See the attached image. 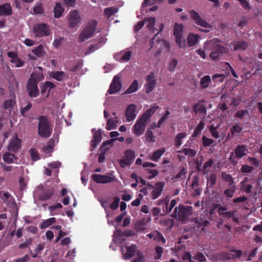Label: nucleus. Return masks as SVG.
I'll return each mask as SVG.
<instances>
[{"label":"nucleus","mask_w":262,"mask_h":262,"mask_svg":"<svg viewBox=\"0 0 262 262\" xmlns=\"http://www.w3.org/2000/svg\"><path fill=\"white\" fill-rule=\"evenodd\" d=\"M3 159L4 162L8 164L13 163L14 162V159L17 160V157L15 155L11 153V152H6L3 156Z\"/></svg>","instance_id":"obj_31"},{"label":"nucleus","mask_w":262,"mask_h":262,"mask_svg":"<svg viewBox=\"0 0 262 262\" xmlns=\"http://www.w3.org/2000/svg\"><path fill=\"white\" fill-rule=\"evenodd\" d=\"M165 183L164 181L156 182L154 185L147 183V186L149 187L150 190V196L152 200L158 199L162 194Z\"/></svg>","instance_id":"obj_6"},{"label":"nucleus","mask_w":262,"mask_h":262,"mask_svg":"<svg viewBox=\"0 0 262 262\" xmlns=\"http://www.w3.org/2000/svg\"><path fill=\"white\" fill-rule=\"evenodd\" d=\"M38 134L45 138H48L51 136L52 133V126L48 119L45 116H40L38 118Z\"/></svg>","instance_id":"obj_2"},{"label":"nucleus","mask_w":262,"mask_h":262,"mask_svg":"<svg viewBox=\"0 0 262 262\" xmlns=\"http://www.w3.org/2000/svg\"><path fill=\"white\" fill-rule=\"evenodd\" d=\"M164 148H161L158 150L154 152L153 154L149 157L151 160L154 162H158V160L161 158L162 155L165 152Z\"/></svg>","instance_id":"obj_34"},{"label":"nucleus","mask_w":262,"mask_h":262,"mask_svg":"<svg viewBox=\"0 0 262 262\" xmlns=\"http://www.w3.org/2000/svg\"><path fill=\"white\" fill-rule=\"evenodd\" d=\"M68 20L70 28H77L81 20L80 12L76 10L70 11L68 14Z\"/></svg>","instance_id":"obj_7"},{"label":"nucleus","mask_w":262,"mask_h":262,"mask_svg":"<svg viewBox=\"0 0 262 262\" xmlns=\"http://www.w3.org/2000/svg\"><path fill=\"white\" fill-rule=\"evenodd\" d=\"M119 121V119L117 117L109 118L107 121L106 129L108 130L115 129Z\"/></svg>","instance_id":"obj_29"},{"label":"nucleus","mask_w":262,"mask_h":262,"mask_svg":"<svg viewBox=\"0 0 262 262\" xmlns=\"http://www.w3.org/2000/svg\"><path fill=\"white\" fill-rule=\"evenodd\" d=\"M33 32L36 37L48 36L51 33L49 26L46 24H38L34 25Z\"/></svg>","instance_id":"obj_8"},{"label":"nucleus","mask_w":262,"mask_h":262,"mask_svg":"<svg viewBox=\"0 0 262 262\" xmlns=\"http://www.w3.org/2000/svg\"><path fill=\"white\" fill-rule=\"evenodd\" d=\"M183 26L182 24H179L177 23L174 24L173 29V35L176 37V41L178 45L180 48L185 46V41L182 39V32Z\"/></svg>","instance_id":"obj_11"},{"label":"nucleus","mask_w":262,"mask_h":262,"mask_svg":"<svg viewBox=\"0 0 262 262\" xmlns=\"http://www.w3.org/2000/svg\"><path fill=\"white\" fill-rule=\"evenodd\" d=\"M38 83H27L26 89L29 96L31 98L37 97L39 95Z\"/></svg>","instance_id":"obj_16"},{"label":"nucleus","mask_w":262,"mask_h":262,"mask_svg":"<svg viewBox=\"0 0 262 262\" xmlns=\"http://www.w3.org/2000/svg\"><path fill=\"white\" fill-rule=\"evenodd\" d=\"M154 239L158 242H162L163 244H165L166 243L165 239L163 236L159 232H156V234L154 237Z\"/></svg>","instance_id":"obj_60"},{"label":"nucleus","mask_w":262,"mask_h":262,"mask_svg":"<svg viewBox=\"0 0 262 262\" xmlns=\"http://www.w3.org/2000/svg\"><path fill=\"white\" fill-rule=\"evenodd\" d=\"M230 252H232V259L239 258L243 254V251L239 249H231Z\"/></svg>","instance_id":"obj_47"},{"label":"nucleus","mask_w":262,"mask_h":262,"mask_svg":"<svg viewBox=\"0 0 262 262\" xmlns=\"http://www.w3.org/2000/svg\"><path fill=\"white\" fill-rule=\"evenodd\" d=\"M116 238L121 241V253L124 259H129L131 258V245L127 242L125 237L131 236V230H125L123 232L120 230H116L114 233Z\"/></svg>","instance_id":"obj_1"},{"label":"nucleus","mask_w":262,"mask_h":262,"mask_svg":"<svg viewBox=\"0 0 262 262\" xmlns=\"http://www.w3.org/2000/svg\"><path fill=\"white\" fill-rule=\"evenodd\" d=\"M120 202V198L118 196H115L114 198V200L113 203L110 204V208L112 210L116 209L119 205V203Z\"/></svg>","instance_id":"obj_63"},{"label":"nucleus","mask_w":262,"mask_h":262,"mask_svg":"<svg viewBox=\"0 0 262 262\" xmlns=\"http://www.w3.org/2000/svg\"><path fill=\"white\" fill-rule=\"evenodd\" d=\"M64 11V8L59 3H57L54 8V16L56 18L60 17Z\"/></svg>","instance_id":"obj_37"},{"label":"nucleus","mask_w":262,"mask_h":262,"mask_svg":"<svg viewBox=\"0 0 262 262\" xmlns=\"http://www.w3.org/2000/svg\"><path fill=\"white\" fill-rule=\"evenodd\" d=\"M170 112L167 110L165 113V114L162 116V117L159 119L158 122L157 127H160L162 124L165 121V120L167 118L168 116L169 115Z\"/></svg>","instance_id":"obj_55"},{"label":"nucleus","mask_w":262,"mask_h":262,"mask_svg":"<svg viewBox=\"0 0 262 262\" xmlns=\"http://www.w3.org/2000/svg\"><path fill=\"white\" fill-rule=\"evenodd\" d=\"M222 177L224 181L228 183V185L229 186H231L233 184L234 181L230 174H227L225 172H223L222 174Z\"/></svg>","instance_id":"obj_46"},{"label":"nucleus","mask_w":262,"mask_h":262,"mask_svg":"<svg viewBox=\"0 0 262 262\" xmlns=\"http://www.w3.org/2000/svg\"><path fill=\"white\" fill-rule=\"evenodd\" d=\"M118 12V9L116 7H110L106 8L104 10V14L107 17V18H109L113 14H115Z\"/></svg>","instance_id":"obj_48"},{"label":"nucleus","mask_w":262,"mask_h":262,"mask_svg":"<svg viewBox=\"0 0 262 262\" xmlns=\"http://www.w3.org/2000/svg\"><path fill=\"white\" fill-rule=\"evenodd\" d=\"M55 222L56 219L55 217L49 218L41 223L40 225V228L41 229L46 228Z\"/></svg>","instance_id":"obj_42"},{"label":"nucleus","mask_w":262,"mask_h":262,"mask_svg":"<svg viewBox=\"0 0 262 262\" xmlns=\"http://www.w3.org/2000/svg\"><path fill=\"white\" fill-rule=\"evenodd\" d=\"M121 83H111L108 93L113 94L118 92L121 88Z\"/></svg>","instance_id":"obj_38"},{"label":"nucleus","mask_w":262,"mask_h":262,"mask_svg":"<svg viewBox=\"0 0 262 262\" xmlns=\"http://www.w3.org/2000/svg\"><path fill=\"white\" fill-rule=\"evenodd\" d=\"M97 25V22L95 20L89 21L79 35L78 38L79 42H83L92 37L96 30V27Z\"/></svg>","instance_id":"obj_4"},{"label":"nucleus","mask_w":262,"mask_h":262,"mask_svg":"<svg viewBox=\"0 0 262 262\" xmlns=\"http://www.w3.org/2000/svg\"><path fill=\"white\" fill-rule=\"evenodd\" d=\"M187 134L185 133H179L175 137L174 145L176 147H179L182 144V140L185 138Z\"/></svg>","instance_id":"obj_41"},{"label":"nucleus","mask_w":262,"mask_h":262,"mask_svg":"<svg viewBox=\"0 0 262 262\" xmlns=\"http://www.w3.org/2000/svg\"><path fill=\"white\" fill-rule=\"evenodd\" d=\"M248 43L244 40L237 41L233 46V51H235L238 50H245L247 48Z\"/></svg>","instance_id":"obj_32"},{"label":"nucleus","mask_w":262,"mask_h":262,"mask_svg":"<svg viewBox=\"0 0 262 262\" xmlns=\"http://www.w3.org/2000/svg\"><path fill=\"white\" fill-rule=\"evenodd\" d=\"M106 40V38H104L102 39V40L99 42L98 44L93 45L90 47V48L85 51V55H88L89 54H91L94 52H95L96 50H98L99 48H100L102 45L104 43H105V41Z\"/></svg>","instance_id":"obj_33"},{"label":"nucleus","mask_w":262,"mask_h":262,"mask_svg":"<svg viewBox=\"0 0 262 262\" xmlns=\"http://www.w3.org/2000/svg\"><path fill=\"white\" fill-rule=\"evenodd\" d=\"M43 78V76L40 72L35 71L31 74L28 82H39L42 80Z\"/></svg>","instance_id":"obj_35"},{"label":"nucleus","mask_w":262,"mask_h":262,"mask_svg":"<svg viewBox=\"0 0 262 262\" xmlns=\"http://www.w3.org/2000/svg\"><path fill=\"white\" fill-rule=\"evenodd\" d=\"M40 188L42 190V191L38 195V198L40 201H47L50 199L54 194V189L52 187L45 189L41 185Z\"/></svg>","instance_id":"obj_15"},{"label":"nucleus","mask_w":262,"mask_h":262,"mask_svg":"<svg viewBox=\"0 0 262 262\" xmlns=\"http://www.w3.org/2000/svg\"><path fill=\"white\" fill-rule=\"evenodd\" d=\"M187 172V168L182 166L181 167L180 171L176 175L172 176L171 180L173 182H175L179 179H184L186 178Z\"/></svg>","instance_id":"obj_27"},{"label":"nucleus","mask_w":262,"mask_h":262,"mask_svg":"<svg viewBox=\"0 0 262 262\" xmlns=\"http://www.w3.org/2000/svg\"><path fill=\"white\" fill-rule=\"evenodd\" d=\"M21 147V141L18 138L17 133H15L13 137L10 139L9 143L7 146V149L11 152L16 153Z\"/></svg>","instance_id":"obj_9"},{"label":"nucleus","mask_w":262,"mask_h":262,"mask_svg":"<svg viewBox=\"0 0 262 262\" xmlns=\"http://www.w3.org/2000/svg\"><path fill=\"white\" fill-rule=\"evenodd\" d=\"M228 52V49L227 48L217 43H214L212 46L210 57L214 60L217 59L223 54Z\"/></svg>","instance_id":"obj_10"},{"label":"nucleus","mask_w":262,"mask_h":262,"mask_svg":"<svg viewBox=\"0 0 262 262\" xmlns=\"http://www.w3.org/2000/svg\"><path fill=\"white\" fill-rule=\"evenodd\" d=\"M234 187V186L233 188H227L224 190V194L228 200L233 196L235 191Z\"/></svg>","instance_id":"obj_50"},{"label":"nucleus","mask_w":262,"mask_h":262,"mask_svg":"<svg viewBox=\"0 0 262 262\" xmlns=\"http://www.w3.org/2000/svg\"><path fill=\"white\" fill-rule=\"evenodd\" d=\"M92 177L96 183L101 184L110 183L114 181L115 179L114 177L108 175H101L99 174H93Z\"/></svg>","instance_id":"obj_13"},{"label":"nucleus","mask_w":262,"mask_h":262,"mask_svg":"<svg viewBox=\"0 0 262 262\" xmlns=\"http://www.w3.org/2000/svg\"><path fill=\"white\" fill-rule=\"evenodd\" d=\"M7 55L10 58V62L13 63L15 67L20 68L24 66V61L19 59L14 52H9L7 53Z\"/></svg>","instance_id":"obj_19"},{"label":"nucleus","mask_w":262,"mask_h":262,"mask_svg":"<svg viewBox=\"0 0 262 262\" xmlns=\"http://www.w3.org/2000/svg\"><path fill=\"white\" fill-rule=\"evenodd\" d=\"M55 86L54 83H43L42 85L40 86L41 93L43 94L46 92L47 88L52 89Z\"/></svg>","instance_id":"obj_52"},{"label":"nucleus","mask_w":262,"mask_h":262,"mask_svg":"<svg viewBox=\"0 0 262 262\" xmlns=\"http://www.w3.org/2000/svg\"><path fill=\"white\" fill-rule=\"evenodd\" d=\"M145 171L149 175L147 177L149 180H151L159 174V171L156 169H152L150 168H146Z\"/></svg>","instance_id":"obj_44"},{"label":"nucleus","mask_w":262,"mask_h":262,"mask_svg":"<svg viewBox=\"0 0 262 262\" xmlns=\"http://www.w3.org/2000/svg\"><path fill=\"white\" fill-rule=\"evenodd\" d=\"M147 221L145 219H142L138 221L135 225V229L138 232L143 231L146 229Z\"/></svg>","instance_id":"obj_30"},{"label":"nucleus","mask_w":262,"mask_h":262,"mask_svg":"<svg viewBox=\"0 0 262 262\" xmlns=\"http://www.w3.org/2000/svg\"><path fill=\"white\" fill-rule=\"evenodd\" d=\"M163 202L165 204V207H166V213H169L171 212L173 208L176 206V201L174 199L172 200L170 203V205H169V203L167 201H159V205L160 204V203Z\"/></svg>","instance_id":"obj_40"},{"label":"nucleus","mask_w":262,"mask_h":262,"mask_svg":"<svg viewBox=\"0 0 262 262\" xmlns=\"http://www.w3.org/2000/svg\"><path fill=\"white\" fill-rule=\"evenodd\" d=\"M193 111L195 114H202L203 116L207 115L206 104L204 101H200L195 104L193 107Z\"/></svg>","instance_id":"obj_20"},{"label":"nucleus","mask_w":262,"mask_h":262,"mask_svg":"<svg viewBox=\"0 0 262 262\" xmlns=\"http://www.w3.org/2000/svg\"><path fill=\"white\" fill-rule=\"evenodd\" d=\"M92 133L93 134V138L91 141V146L90 147V150L91 151H93L94 150V149L97 146L98 144L102 140V136L100 129L95 131V129H93Z\"/></svg>","instance_id":"obj_14"},{"label":"nucleus","mask_w":262,"mask_h":262,"mask_svg":"<svg viewBox=\"0 0 262 262\" xmlns=\"http://www.w3.org/2000/svg\"><path fill=\"white\" fill-rule=\"evenodd\" d=\"M205 124L204 122L202 121H201L199 123V124L197 125L195 129H194L192 136L193 137H196L198 136H199L201 133V131L204 129Z\"/></svg>","instance_id":"obj_43"},{"label":"nucleus","mask_w":262,"mask_h":262,"mask_svg":"<svg viewBox=\"0 0 262 262\" xmlns=\"http://www.w3.org/2000/svg\"><path fill=\"white\" fill-rule=\"evenodd\" d=\"M131 163V149H127L125 152V158L121 159L120 164L121 167H125Z\"/></svg>","instance_id":"obj_25"},{"label":"nucleus","mask_w":262,"mask_h":262,"mask_svg":"<svg viewBox=\"0 0 262 262\" xmlns=\"http://www.w3.org/2000/svg\"><path fill=\"white\" fill-rule=\"evenodd\" d=\"M212 136L215 138H218L220 137L219 133L217 131V127H214L213 125H211L209 127Z\"/></svg>","instance_id":"obj_61"},{"label":"nucleus","mask_w":262,"mask_h":262,"mask_svg":"<svg viewBox=\"0 0 262 262\" xmlns=\"http://www.w3.org/2000/svg\"><path fill=\"white\" fill-rule=\"evenodd\" d=\"M247 148L245 145H237L234 150V154L237 159H240L244 157L247 152Z\"/></svg>","instance_id":"obj_23"},{"label":"nucleus","mask_w":262,"mask_h":262,"mask_svg":"<svg viewBox=\"0 0 262 262\" xmlns=\"http://www.w3.org/2000/svg\"><path fill=\"white\" fill-rule=\"evenodd\" d=\"M250 179L245 177L240 182V190L243 191L246 193H250L252 192V188H253V186L251 183H249L250 182Z\"/></svg>","instance_id":"obj_21"},{"label":"nucleus","mask_w":262,"mask_h":262,"mask_svg":"<svg viewBox=\"0 0 262 262\" xmlns=\"http://www.w3.org/2000/svg\"><path fill=\"white\" fill-rule=\"evenodd\" d=\"M31 159L33 161H36L39 159V156L37 150L35 148H31L30 150Z\"/></svg>","instance_id":"obj_54"},{"label":"nucleus","mask_w":262,"mask_h":262,"mask_svg":"<svg viewBox=\"0 0 262 262\" xmlns=\"http://www.w3.org/2000/svg\"><path fill=\"white\" fill-rule=\"evenodd\" d=\"M192 213L191 206L179 205L174 209L173 217L181 222H185L187 220Z\"/></svg>","instance_id":"obj_3"},{"label":"nucleus","mask_w":262,"mask_h":262,"mask_svg":"<svg viewBox=\"0 0 262 262\" xmlns=\"http://www.w3.org/2000/svg\"><path fill=\"white\" fill-rule=\"evenodd\" d=\"M137 247L135 245L132 244V262H144V256L139 251L136 253Z\"/></svg>","instance_id":"obj_22"},{"label":"nucleus","mask_w":262,"mask_h":262,"mask_svg":"<svg viewBox=\"0 0 262 262\" xmlns=\"http://www.w3.org/2000/svg\"><path fill=\"white\" fill-rule=\"evenodd\" d=\"M248 113V111L247 110H242L237 111L234 114V117L242 119L244 116Z\"/></svg>","instance_id":"obj_57"},{"label":"nucleus","mask_w":262,"mask_h":262,"mask_svg":"<svg viewBox=\"0 0 262 262\" xmlns=\"http://www.w3.org/2000/svg\"><path fill=\"white\" fill-rule=\"evenodd\" d=\"M113 57L117 61L121 63H125L130 59L131 51L129 49L122 50L114 54Z\"/></svg>","instance_id":"obj_12"},{"label":"nucleus","mask_w":262,"mask_h":262,"mask_svg":"<svg viewBox=\"0 0 262 262\" xmlns=\"http://www.w3.org/2000/svg\"><path fill=\"white\" fill-rule=\"evenodd\" d=\"M254 169V168L252 166H249L248 165H242L241 168V171L242 173H251Z\"/></svg>","instance_id":"obj_56"},{"label":"nucleus","mask_w":262,"mask_h":262,"mask_svg":"<svg viewBox=\"0 0 262 262\" xmlns=\"http://www.w3.org/2000/svg\"><path fill=\"white\" fill-rule=\"evenodd\" d=\"M12 12V8L10 4L5 3L0 5V16L11 15Z\"/></svg>","instance_id":"obj_28"},{"label":"nucleus","mask_w":262,"mask_h":262,"mask_svg":"<svg viewBox=\"0 0 262 262\" xmlns=\"http://www.w3.org/2000/svg\"><path fill=\"white\" fill-rule=\"evenodd\" d=\"M178 64V61L175 58H172L168 64V70L172 72L174 71Z\"/></svg>","instance_id":"obj_58"},{"label":"nucleus","mask_w":262,"mask_h":262,"mask_svg":"<svg viewBox=\"0 0 262 262\" xmlns=\"http://www.w3.org/2000/svg\"><path fill=\"white\" fill-rule=\"evenodd\" d=\"M189 14L191 18L197 25L206 29H209L208 30L202 29V31L205 33H208L210 31L209 29L212 28V26L205 20L198 12L194 10H191L189 11Z\"/></svg>","instance_id":"obj_5"},{"label":"nucleus","mask_w":262,"mask_h":262,"mask_svg":"<svg viewBox=\"0 0 262 262\" xmlns=\"http://www.w3.org/2000/svg\"><path fill=\"white\" fill-rule=\"evenodd\" d=\"M50 76L57 81L67 80L68 76L67 74L62 71L51 72Z\"/></svg>","instance_id":"obj_26"},{"label":"nucleus","mask_w":262,"mask_h":262,"mask_svg":"<svg viewBox=\"0 0 262 262\" xmlns=\"http://www.w3.org/2000/svg\"><path fill=\"white\" fill-rule=\"evenodd\" d=\"M199 36L197 34H189L187 37V43L189 47L195 45L198 42Z\"/></svg>","instance_id":"obj_36"},{"label":"nucleus","mask_w":262,"mask_h":262,"mask_svg":"<svg viewBox=\"0 0 262 262\" xmlns=\"http://www.w3.org/2000/svg\"><path fill=\"white\" fill-rule=\"evenodd\" d=\"M156 22V18L155 17H147L145 19L144 23L146 24V26L150 30H152L154 33V26Z\"/></svg>","instance_id":"obj_39"},{"label":"nucleus","mask_w":262,"mask_h":262,"mask_svg":"<svg viewBox=\"0 0 262 262\" xmlns=\"http://www.w3.org/2000/svg\"><path fill=\"white\" fill-rule=\"evenodd\" d=\"M216 175L212 174L210 176L208 180V184L210 185V187H213L216 183Z\"/></svg>","instance_id":"obj_64"},{"label":"nucleus","mask_w":262,"mask_h":262,"mask_svg":"<svg viewBox=\"0 0 262 262\" xmlns=\"http://www.w3.org/2000/svg\"><path fill=\"white\" fill-rule=\"evenodd\" d=\"M32 106V104L31 102H28L27 105L20 109V114L21 115H23L24 117L26 116V113L31 109V108Z\"/></svg>","instance_id":"obj_62"},{"label":"nucleus","mask_w":262,"mask_h":262,"mask_svg":"<svg viewBox=\"0 0 262 262\" xmlns=\"http://www.w3.org/2000/svg\"><path fill=\"white\" fill-rule=\"evenodd\" d=\"M159 106L156 104H154L150 108L146 110V111L142 114L141 116L142 120H145L146 121L151 117V116L157 111Z\"/></svg>","instance_id":"obj_24"},{"label":"nucleus","mask_w":262,"mask_h":262,"mask_svg":"<svg viewBox=\"0 0 262 262\" xmlns=\"http://www.w3.org/2000/svg\"><path fill=\"white\" fill-rule=\"evenodd\" d=\"M32 53L34 55H32L31 54H29L28 55L30 59L32 60H35L36 57H42L44 56L46 54L44 48L42 45H39V46L33 49L32 50Z\"/></svg>","instance_id":"obj_18"},{"label":"nucleus","mask_w":262,"mask_h":262,"mask_svg":"<svg viewBox=\"0 0 262 262\" xmlns=\"http://www.w3.org/2000/svg\"><path fill=\"white\" fill-rule=\"evenodd\" d=\"M62 207V205L59 203L56 204V205L49 206V210L51 212V215H54L56 214V213H54L55 210L56 209L61 208Z\"/></svg>","instance_id":"obj_59"},{"label":"nucleus","mask_w":262,"mask_h":262,"mask_svg":"<svg viewBox=\"0 0 262 262\" xmlns=\"http://www.w3.org/2000/svg\"><path fill=\"white\" fill-rule=\"evenodd\" d=\"M202 144L204 147L209 146L214 142V141L212 139H209L205 136H203L202 137Z\"/></svg>","instance_id":"obj_53"},{"label":"nucleus","mask_w":262,"mask_h":262,"mask_svg":"<svg viewBox=\"0 0 262 262\" xmlns=\"http://www.w3.org/2000/svg\"><path fill=\"white\" fill-rule=\"evenodd\" d=\"M178 152H182L184 153L186 156H190L191 157H193L195 156L196 152L195 151L191 148H183L182 150L178 151Z\"/></svg>","instance_id":"obj_49"},{"label":"nucleus","mask_w":262,"mask_h":262,"mask_svg":"<svg viewBox=\"0 0 262 262\" xmlns=\"http://www.w3.org/2000/svg\"><path fill=\"white\" fill-rule=\"evenodd\" d=\"M146 122L147 121L145 120H142L141 117L134 125V133L138 136L142 135L144 131Z\"/></svg>","instance_id":"obj_17"},{"label":"nucleus","mask_w":262,"mask_h":262,"mask_svg":"<svg viewBox=\"0 0 262 262\" xmlns=\"http://www.w3.org/2000/svg\"><path fill=\"white\" fill-rule=\"evenodd\" d=\"M231 253L230 250L228 252H223L219 254V257L223 261L232 260Z\"/></svg>","instance_id":"obj_45"},{"label":"nucleus","mask_w":262,"mask_h":262,"mask_svg":"<svg viewBox=\"0 0 262 262\" xmlns=\"http://www.w3.org/2000/svg\"><path fill=\"white\" fill-rule=\"evenodd\" d=\"M145 137L147 141L150 142H155V136H154L152 131L150 129H147L145 133Z\"/></svg>","instance_id":"obj_51"}]
</instances>
